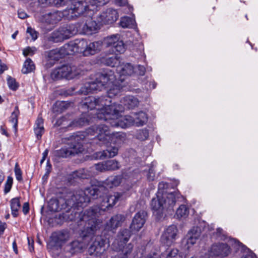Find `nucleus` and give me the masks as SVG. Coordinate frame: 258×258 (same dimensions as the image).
<instances>
[{
	"label": "nucleus",
	"mask_w": 258,
	"mask_h": 258,
	"mask_svg": "<svg viewBox=\"0 0 258 258\" xmlns=\"http://www.w3.org/2000/svg\"><path fill=\"white\" fill-rule=\"evenodd\" d=\"M20 207V202L18 198H14L11 200V208L12 210V214L14 217H16L18 216V212Z\"/></svg>",
	"instance_id": "42"
},
{
	"label": "nucleus",
	"mask_w": 258,
	"mask_h": 258,
	"mask_svg": "<svg viewBox=\"0 0 258 258\" xmlns=\"http://www.w3.org/2000/svg\"><path fill=\"white\" fill-rule=\"evenodd\" d=\"M106 189L104 185L100 182L96 185H92L90 187L87 188L85 191L86 194H89L94 199L97 198L98 196H101L102 193H105Z\"/></svg>",
	"instance_id": "26"
},
{
	"label": "nucleus",
	"mask_w": 258,
	"mask_h": 258,
	"mask_svg": "<svg viewBox=\"0 0 258 258\" xmlns=\"http://www.w3.org/2000/svg\"><path fill=\"white\" fill-rule=\"evenodd\" d=\"M107 123L109 124L111 126L118 127L120 126V118H118V116H111L110 118L104 119Z\"/></svg>",
	"instance_id": "50"
},
{
	"label": "nucleus",
	"mask_w": 258,
	"mask_h": 258,
	"mask_svg": "<svg viewBox=\"0 0 258 258\" xmlns=\"http://www.w3.org/2000/svg\"><path fill=\"white\" fill-rule=\"evenodd\" d=\"M168 184L166 182L163 181L160 182L158 185V192L168 193L167 191H164V189H166L168 187Z\"/></svg>",
	"instance_id": "62"
},
{
	"label": "nucleus",
	"mask_w": 258,
	"mask_h": 258,
	"mask_svg": "<svg viewBox=\"0 0 258 258\" xmlns=\"http://www.w3.org/2000/svg\"><path fill=\"white\" fill-rule=\"evenodd\" d=\"M119 69V71L122 75L131 76L135 73V68L130 63L120 66Z\"/></svg>",
	"instance_id": "35"
},
{
	"label": "nucleus",
	"mask_w": 258,
	"mask_h": 258,
	"mask_svg": "<svg viewBox=\"0 0 258 258\" xmlns=\"http://www.w3.org/2000/svg\"><path fill=\"white\" fill-rule=\"evenodd\" d=\"M66 39L60 29L54 31L49 38V40L54 43L59 42Z\"/></svg>",
	"instance_id": "39"
},
{
	"label": "nucleus",
	"mask_w": 258,
	"mask_h": 258,
	"mask_svg": "<svg viewBox=\"0 0 258 258\" xmlns=\"http://www.w3.org/2000/svg\"><path fill=\"white\" fill-rule=\"evenodd\" d=\"M118 90H117L111 89L108 92L107 96H102L98 98L90 97L86 100L84 104L91 110L98 106L97 109L100 110L101 108H100V107H103L102 108H103L111 103V100H110V98L112 97L113 95L116 94Z\"/></svg>",
	"instance_id": "7"
},
{
	"label": "nucleus",
	"mask_w": 258,
	"mask_h": 258,
	"mask_svg": "<svg viewBox=\"0 0 258 258\" xmlns=\"http://www.w3.org/2000/svg\"><path fill=\"white\" fill-rule=\"evenodd\" d=\"M77 197L80 198V201L77 202L79 203V207H82L84 205L85 206L90 201V197L86 195V192L83 190H79L76 191Z\"/></svg>",
	"instance_id": "36"
},
{
	"label": "nucleus",
	"mask_w": 258,
	"mask_h": 258,
	"mask_svg": "<svg viewBox=\"0 0 258 258\" xmlns=\"http://www.w3.org/2000/svg\"><path fill=\"white\" fill-rule=\"evenodd\" d=\"M122 106L115 103L108 104L107 106L101 108L97 114L100 120L110 118L111 116H118L119 112L122 110Z\"/></svg>",
	"instance_id": "10"
},
{
	"label": "nucleus",
	"mask_w": 258,
	"mask_h": 258,
	"mask_svg": "<svg viewBox=\"0 0 258 258\" xmlns=\"http://www.w3.org/2000/svg\"><path fill=\"white\" fill-rule=\"evenodd\" d=\"M111 49L114 52H117L122 53L125 50V45L122 40H119L118 41H117Z\"/></svg>",
	"instance_id": "48"
},
{
	"label": "nucleus",
	"mask_w": 258,
	"mask_h": 258,
	"mask_svg": "<svg viewBox=\"0 0 258 258\" xmlns=\"http://www.w3.org/2000/svg\"><path fill=\"white\" fill-rule=\"evenodd\" d=\"M145 68L143 66L139 65L136 68H135L134 74H137L140 76H143L145 75Z\"/></svg>",
	"instance_id": "60"
},
{
	"label": "nucleus",
	"mask_w": 258,
	"mask_h": 258,
	"mask_svg": "<svg viewBox=\"0 0 258 258\" xmlns=\"http://www.w3.org/2000/svg\"><path fill=\"white\" fill-rule=\"evenodd\" d=\"M77 25V23L70 24L66 26L59 28L66 39L79 32V26Z\"/></svg>",
	"instance_id": "27"
},
{
	"label": "nucleus",
	"mask_w": 258,
	"mask_h": 258,
	"mask_svg": "<svg viewBox=\"0 0 258 258\" xmlns=\"http://www.w3.org/2000/svg\"><path fill=\"white\" fill-rule=\"evenodd\" d=\"M84 170H80L74 172L71 176L74 179L75 178H86L87 175L85 174Z\"/></svg>",
	"instance_id": "54"
},
{
	"label": "nucleus",
	"mask_w": 258,
	"mask_h": 258,
	"mask_svg": "<svg viewBox=\"0 0 258 258\" xmlns=\"http://www.w3.org/2000/svg\"><path fill=\"white\" fill-rule=\"evenodd\" d=\"M13 184V178L11 176H8L6 183H5L4 191L5 194L9 192L12 187Z\"/></svg>",
	"instance_id": "58"
},
{
	"label": "nucleus",
	"mask_w": 258,
	"mask_h": 258,
	"mask_svg": "<svg viewBox=\"0 0 258 258\" xmlns=\"http://www.w3.org/2000/svg\"><path fill=\"white\" fill-rule=\"evenodd\" d=\"M69 238V233L67 231H61L57 235L58 240L61 242H65Z\"/></svg>",
	"instance_id": "57"
},
{
	"label": "nucleus",
	"mask_w": 258,
	"mask_h": 258,
	"mask_svg": "<svg viewBox=\"0 0 258 258\" xmlns=\"http://www.w3.org/2000/svg\"><path fill=\"white\" fill-rule=\"evenodd\" d=\"M108 240L102 236L97 235L94 237L92 243L88 248L89 255L99 257L106 250L108 247Z\"/></svg>",
	"instance_id": "8"
},
{
	"label": "nucleus",
	"mask_w": 258,
	"mask_h": 258,
	"mask_svg": "<svg viewBox=\"0 0 258 258\" xmlns=\"http://www.w3.org/2000/svg\"><path fill=\"white\" fill-rule=\"evenodd\" d=\"M62 72H61L59 68H57L53 71L51 74V77L53 80H59L64 78L62 75H61Z\"/></svg>",
	"instance_id": "55"
},
{
	"label": "nucleus",
	"mask_w": 258,
	"mask_h": 258,
	"mask_svg": "<svg viewBox=\"0 0 258 258\" xmlns=\"http://www.w3.org/2000/svg\"><path fill=\"white\" fill-rule=\"evenodd\" d=\"M80 201V198L77 197L76 191L72 194L69 198L66 200L65 203L68 207L71 208L78 207L79 203L77 202Z\"/></svg>",
	"instance_id": "40"
},
{
	"label": "nucleus",
	"mask_w": 258,
	"mask_h": 258,
	"mask_svg": "<svg viewBox=\"0 0 258 258\" xmlns=\"http://www.w3.org/2000/svg\"><path fill=\"white\" fill-rule=\"evenodd\" d=\"M120 36L118 34L113 35L108 37L106 39V45L111 47V49L114 46L117 41L119 40Z\"/></svg>",
	"instance_id": "47"
},
{
	"label": "nucleus",
	"mask_w": 258,
	"mask_h": 258,
	"mask_svg": "<svg viewBox=\"0 0 258 258\" xmlns=\"http://www.w3.org/2000/svg\"><path fill=\"white\" fill-rule=\"evenodd\" d=\"M105 162L106 171L115 170L119 168V163L115 160H108Z\"/></svg>",
	"instance_id": "46"
},
{
	"label": "nucleus",
	"mask_w": 258,
	"mask_h": 258,
	"mask_svg": "<svg viewBox=\"0 0 258 258\" xmlns=\"http://www.w3.org/2000/svg\"><path fill=\"white\" fill-rule=\"evenodd\" d=\"M15 173L16 174V178L18 181L22 180V171L20 168L19 167L18 164L16 163L15 167Z\"/></svg>",
	"instance_id": "59"
},
{
	"label": "nucleus",
	"mask_w": 258,
	"mask_h": 258,
	"mask_svg": "<svg viewBox=\"0 0 258 258\" xmlns=\"http://www.w3.org/2000/svg\"><path fill=\"white\" fill-rule=\"evenodd\" d=\"M66 200L62 198H52L48 203V208L50 211L57 212L62 209H66L67 205L65 203Z\"/></svg>",
	"instance_id": "20"
},
{
	"label": "nucleus",
	"mask_w": 258,
	"mask_h": 258,
	"mask_svg": "<svg viewBox=\"0 0 258 258\" xmlns=\"http://www.w3.org/2000/svg\"><path fill=\"white\" fill-rule=\"evenodd\" d=\"M59 68L62 72V76L67 79H73L80 74V70L75 66L64 65Z\"/></svg>",
	"instance_id": "19"
},
{
	"label": "nucleus",
	"mask_w": 258,
	"mask_h": 258,
	"mask_svg": "<svg viewBox=\"0 0 258 258\" xmlns=\"http://www.w3.org/2000/svg\"><path fill=\"white\" fill-rule=\"evenodd\" d=\"M211 253L215 256H227L230 253V247L226 243L214 244L211 247Z\"/></svg>",
	"instance_id": "17"
},
{
	"label": "nucleus",
	"mask_w": 258,
	"mask_h": 258,
	"mask_svg": "<svg viewBox=\"0 0 258 258\" xmlns=\"http://www.w3.org/2000/svg\"><path fill=\"white\" fill-rule=\"evenodd\" d=\"M134 20L128 17H124L121 18L119 25L123 28H131L134 25Z\"/></svg>",
	"instance_id": "45"
},
{
	"label": "nucleus",
	"mask_w": 258,
	"mask_h": 258,
	"mask_svg": "<svg viewBox=\"0 0 258 258\" xmlns=\"http://www.w3.org/2000/svg\"><path fill=\"white\" fill-rule=\"evenodd\" d=\"M102 211L98 206H94L80 213L73 210L71 214L67 212L65 217L69 221L76 222L78 226L84 224V229L82 230L84 237L94 235L102 226V221L99 219Z\"/></svg>",
	"instance_id": "1"
},
{
	"label": "nucleus",
	"mask_w": 258,
	"mask_h": 258,
	"mask_svg": "<svg viewBox=\"0 0 258 258\" xmlns=\"http://www.w3.org/2000/svg\"><path fill=\"white\" fill-rule=\"evenodd\" d=\"M88 8L86 0H74L72 7L65 10L63 15L69 20H74L77 17L84 16V14Z\"/></svg>",
	"instance_id": "6"
},
{
	"label": "nucleus",
	"mask_w": 258,
	"mask_h": 258,
	"mask_svg": "<svg viewBox=\"0 0 258 258\" xmlns=\"http://www.w3.org/2000/svg\"><path fill=\"white\" fill-rule=\"evenodd\" d=\"M63 15L62 13L59 11H53L44 15L42 17V21L47 24H53L57 23L61 20Z\"/></svg>",
	"instance_id": "21"
},
{
	"label": "nucleus",
	"mask_w": 258,
	"mask_h": 258,
	"mask_svg": "<svg viewBox=\"0 0 258 258\" xmlns=\"http://www.w3.org/2000/svg\"><path fill=\"white\" fill-rule=\"evenodd\" d=\"M131 235V231L127 229L121 230L118 233L116 238L113 243V245L125 246Z\"/></svg>",
	"instance_id": "18"
},
{
	"label": "nucleus",
	"mask_w": 258,
	"mask_h": 258,
	"mask_svg": "<svg viewBox=\"0 0 258 258\" xmlns=\"http://www.w3.org/2000/svg\"><path fill=\"white\" fill-rule=\"evenodd\" d=\"M177 232L178 229L175 225H172L169 226L161 237L162 243L167 246L170 245L175 239Z\"/></svg>",
	"instance_id": "14"
},
{
	"label": "nucleus",
	"mask_w": 258,
	"mask_h": 258,
	"mask_svg": "<svg viewBox=\"0 0 258 258\" xmlns=\"http://www.w3.org/2000/svg\"><path fill=\"white\" fill-rule=\"evenodd\" d=\"M88 134L95 135L94 141L100 146L106 145L110 141L116 144H120L126 139V134L124 133H111L106 124L95 125L87 130Z\"/></svg>",
	"instance_id": "3"
},
{
	"label": "nucleus",
	"mask_w": 258,
	"mask_h": 258,
	"mask_svg": "<svg viewBox=\"0 0 258 258\" xmlns=\"http://www.w3.org/2000/svg\"><path fill=\"white\" fill-rule=\"evenodd\" d=\"M89 118L86 114H83L81 116L72 121L68 125L69 127H82L88 124Z\"/></svg>",
	"instance_id": "30"
},
{
	"label": "nucleus",
	"mask_w": 258,
	"mask_h": 258,
	"mask_svg": "<svg viewBox=\"0 0 258 258\" xmlns=\"http://www.w3.org/2000/svg\"><path fill=\"white\" fill-rule=\"evenodd\" d=\"M35 134L38 139H40L42 134L44 132L43 126V119L41 116H38L36 122L35 126L34 128Z\"/></svg>",
	"instance_id": "32"
},
{
	"label": "nucleus",
	"mask_w": 258,
	"mask_h": 258,
	"mask_svg": "<svg viewBox=\"0 0 258 258\" xmlns=\"http://www.w3.org/2000/svg\"><path fill=\"white\" fill-rule=\"evenodd\" d=\"M82 19L83 20L82 23H77V24H79L77 25L79 26V32L90 35L96 31L97 25L92 19L83 16Z\"/></svg>",
	"instance_id": "12"
},
{
	"label": "nucleus",
	"mask_w": 258,
	"mask_h": 258,
	"mask_svg": "<svg viewBox=\"0 0 258 258\" xmlns=\"http://www.w3.org/2000/svg\"><path fill=\"white\" fill-rule=\"evenodd\" d=\"M176 193L158 192L156 197L151 201V206L156 218L160 220L166 216L167 211L173 210L177 197Z\"/></svg>",
	"instance_id": "2"
},
{
	"label": "nucleus",
	"mask_w": 258,
	"mask_h": 258,
	"mask_svg": "<svg viewBox=\"0 0 258 258\" xmlns=\"http://www.w3.org/2000/svg\"><path fill=\"white\" fill-rule=\"evenodd\" d=\"M147 213L144 211H140L137 213L133 219L130 225L131 231H138L143 227L146 221Z\"/></svg>",
	"instance_id": "13"
},
{
	"label": "nucleus",
	"mask_w": 258,
	"mask_h": 258,
	"mask_svg": "<svg viewBox=\"0 0 258 258\" xmlns=\"http://www.w3.org/2000/svg\"><path fill=\"white\" fill-rule=\"evenodd\" d=\"M135 125L137 126L143 125L148 119L145 112L141 111L139 113H134Z\"/></svg>",
	"instance_id": "34"
},
{
	"label": "nucleus",
	"mask_w": 258,
	"mask_h": 258,
	"mask_svg": "<svg viewBox=\"0 0 258 258\" xmlns=\"http://www.w3.org/2000/svg\"><path fill=\"white\" fill-rule=\"evenodd\" d=\"M119 57L117 55H113L110 57L104 58L103 62L108 66L111 67H118L120 64Z\"/></svg>",
	"instance_id": "38"
},
{
	"label": "nucleus",
	"mask_w": 258,
	"mask_h": 258,
	"mask_svg": "<svg viewBox=\"0 0 258 258\" xmlns=\"http://www.w3.org/2000/svg\"><path fill=\"white\" fill-rule=\"evenodd\" d=\"M27 32L30 34L32 40H35L37 38L38 33L34 29L31 27H28L27 30Z\"/></svg>",
	"instance_id": "61"
},
{
	"label": "nucleus",
	"mask_w": 258,
	"mask_h": 258,
	"mask_svg": "<svg viewBox=\"0 0 258 258\" xmlns=\"http://www.w3.org/2000/svg\"><path fill=\"white\" fill-rule=\"evenodd\" d=\"M19 110L18 109V107L16 106L15 108L14 111L12 113L10 121L14 123V128L15 129V132L17 133V126H18V117L19 114Z\"/></svg>",
	"instance_id": "44"
},
{
	"label": "nucleus",
	"mask_w": 258,
	"mask_h": 258,
	"mask_svg": "<svg viewBox=\"0 0 258 258\" xmlns=\"http://www.w3.org/2000/svg\"><path fill=\"white\" fill-rule=\"evenodd\" d=\"M105 166V162H104L102 163L96 164L95 165V169L98 171H99L101 172H103V171H106Z\"/></svg>",
	"instance_id": "64"
},
{
	"label": "nucleus",
	"mask_w": 258,
	"mask_h": 258,
	"mask_svg": "<svg viewBox=\"0 0 258 258\" xmlns=\"http://www.w3.org/2000/svg\"><path fill=\"white\" fill-rule=\"evenodd\" d=\"M35 50L36 48L35 47L31 48L30 47H28L23 50V54L25 56H27L28 55H33L34 53Z\"/></svg>",
	"instance_id": "63"
},
{
	"label": "nucleus",
	"mask_w": 258,
	"mask_h": 258,
	"mask_svg": "<svg viewBox=\"0 0 258 258\" xmlns=\"http://www.w3.org/2000/svg\"><path fill=\"white\" fill-rule=\"evenodd\" d=\"M124 220L125 217L123 215H115L112 216L106 223V228L110 230H115L121 226Z\"/></svg>",
	"instance_id": "23"
},
{
	"label": "nucleus",
	"mask_w": 258,
	"mask_h": 258,
	"mask_svg": "<svg viewBox=\"0 0 258 258\" xmlns=\"http://www.w3.org/2000/svg\"><path fill=\"white\" fill-rule=\"evenodd\" d=\"M201 234V228L198 226L193 227L186 235V243L192 245L196 243Z\"/></svg>",
	"instance_id": "24"
},
{
	"label": "nucleus",
	"mask_w": 258,
	"mask_h": 258,
	"mask_svg": "<svg viewBox=\"0 0 258 258\" xmlns=\"http://www.w3.org/2000/svg\"><path fill=\"white\" fill-rule=\"evenodd\" d=\"M85 47H87V41L82 39H76L74 41L65 44L61 48V51L66 52V55H71L75 53H82L83 54Z\"/></svg>",
	"instance_id": "9"
},
{
	"label": "nucleus",
	"mask_w": 258,
	"mask_h": 258,
	"mask_svg": "<svg viewBox=\"0 0 258 258\" xmlns=\"http://www.w3.org/2000/svg\"><path fill=\"white\" fill-rule=\"evenodd\" d=\"M123 177L122 175H116L109 177L104 182V185L109 188L118 186L122 182Z\"/></svg>",
	"instance_id": "31"
},
{
	"label": "nucleus",
	"mask_w": 258,
	"mask_h": 258,
	"mask_svg": "<svg viewBox=\"0 0 258 258\" xmlns=\"http://www.w3.org/2000/svg\"><path fill=\"white\" fill-rule=\"evenodd\" d=\"M84 137H81L79 135L70 137L71 142L69 144L68 147L62 148L55 151V156L58 157L67 158L71 156L82 153L84 149L81 143Z\"/></svg>",
	"instance_id": "5"
},
{
	"label": "nucleus",
	"mask_w": 258,
	"mask_h": 258,
	"mask_svg": "<svg viewBox=\"0 0 258 258\" xmlns=\"http://www.w3.org/2000/svg\"><path fill=\"white\" fill-rule=\"evenodd\" d=\"M135 125L134 117L131 115H125L120 117V127L126 128Z\"/></svg>",
	"instance_id": "37"
},
{
	"label": "nucleus",
	"mask_w": 258,
	"mask_h": 258,
	"mask_svg": "<svg viewBox=\"0 0 258 258\" xmlns=\"http://www.w3.org/2000/svg\"><path fill=\"white\" fill-rule=\"evenodd\" d=\"M149 136V133L147 130L143 129L137 131L135 135L136 138L141 141L146 140Z\"/></svg>",
	"instance_id": "49"
},
{
	"label": "nucleus",
	"mask_w": 258,
	"mask_h": 258,
	"mask_svg": "<svg viewBox=\"0 0 258 258\" xmlns=\"http://www.w3.org/2000/svg\"><path fill=\"white\" fill-rule=\"evenodd\" d=\"M113 246L118 251L117 254L115 256V258H127L133 248V245L131 243H128L125 246L113 245Z\"/></svg>",
	"instance_id": "22"
},
{
	"label": "nucleus",
	"mask_w": 258,
	"mask_h": 258,
	"mask_svg": "<svg viewBox=\"0 0 258 258\" xmlns=\"http://www.w3.org/2000/svg\"><path fill=\"white\" fill-rule=\"evenodd\" d=\"M66 55V52H62V51H61V48L50 51L48 53V58L45 64V67L47 68L52 67L56 61H58L60 58L63 57Z\"/></svg>",
	"instance_id": "16"
},
{
	"label": "nucleus",
	"mask_w": 258,
	"mask_h": 258,
	"mask_svg": "<svg viewBox=\"0 0 258 258\" xmlns=\"http://www.w3.org/2000/svg\"><path fill=\"white\" fill-rule=\"evenodd\" d=\"M116 79L113 71L109 69L103 70L95 74L94 80L86 83L81 88L79 94L86 95L94 91L101 90L110 87Z\"/></svg>",
	"instance_id": "4"
},
{
	"label": "nucleus",
	"mask_w": 258,
	"mask_h": 258,
	"mask_svg": "<svg viewBox=\"0 0 258 258\" xmlns=\"http://www.w3.org/2000/svg\"><path fill=\"white\" fill-rule=\"evenodd\" d=\"M124 105L128 109H132L138 106L139 101L137 98L133 96H126L124 98Z\"/></svg>",
	"instance_id": "41"
},
{
	"label": "nucleus",
	"mask_w": 258,
	"mask_h": 258,
	"mask_svg": "<svg viewBox=\"0 0 258 258\" xmlns=\"http://www.w3.org/2000/svg\"><path fill=\"white\" fill-rule=\"evenodd\" d=\"M117 12L109 8L97 16V21L101 25H109L114 23L118 18Z\"/></svg>",
	"instance_id": "11"
},
{
	"label": "nucleus",
	"mask_w": 258,
	"mask_h": 258,
	"mask_svg": "<svg viewBox=\"0 0 258 258\" xmlns=\"http://www.w3.org/2000/svg\"><path fill=\"white\" fill-rule=\"evenodd\" d=\"M118 148L115 146L107 147L105 150L96 153V158L103 160L106 158H112L118 154Z\"/></svg>",
	"instance_id": "25"
},
{
	"label": "nucleus",
	"mask_w": 258,
	"mask_h": 258,
	"mask_svg": "<svg viewBox=\"0 0 258 258\" xmlns=\"http://www.w3.org/2000/svg\"><path fill=\"white\" fill-rule=\"evenodd\" d=\"M39 3L46 5L60 6L63 0H38Z\"/></svg>",
	"instance_id": "53"
},
{
	"label": "nucleus",
	"mask_w": 258,
	"mask_h": 258,
	"mask_svg": "<svg viewBox=\"0 0 258 258\" xmlns=\"http://www.w3.org/2000/svg\"><path fill=\"white\" fill-rule=\"evenodd\" d=\"M72 102L66 101H57L53 105L52 110L54 113H60L72 106Z\"/></svg>",
	"instance_id": "29"
},
{
	"label": "nucleus",
	"mask_w": 258,
	"mask_h": 258,
	"mask_svg": "<svg viewBox=\"0 0 258 258\" xmlns=\"http://www.w3.org/2000/svg\"><path fill=\"white\" fill-rule=\"evenodd\" d=\"M35 69V66L33 62L30 58H27L24 62L22 72L23 74H28Z\"/></svg>",
	"instance_id": "43"
},
{
	"label": "nucleus",
	"mask_w": 258,
	"mask_h": 258,
	"mask_svg": "<svg viewBox=\"0 0 258 258\" xmlns=\"http://www.w3.org/2000/svg\"><path fill=\"white\" fill-rule=\"evenodd\" d=\"M8 84L9 88L13 90H16L18 87V84L15 79L11 77L8 78Z\"/></svg>",
	"instance_id": "56"
},
{
	"label": "nucleus",
	"mask_w": 258,
	"mask_h": 258,
	"mask_svg": "<svg viewBox=\"0 0 258 258\" xmlns=\"http://www.w3.org/2000/svg\"><path fill=\"white\" fill-rule=\"evenodd\" d=\"M101 48V44L99 42H93L88 44L84 52L83 55L85 56L94 55L99 52Z\"/></svg>",
	"instance_id": "28"
},
{
	"label": "nucleus",
	"mask_w": 258,
	"mask_h": 258,
	"mask_svg": "<svg viewBox=\"0 0 258 258\" xmlns=\"http://www.w3.org/2000/svg\"><path fill=\"white\" fill-rule=\"evenodd\" d=\"M122 194L119 192L114 193L113 195H109L104 198L102 203V208L100 209L102 211L101 215L105 210V209L112 208L117 201L122 197Z\"/></svg>",
	"instance_id": "15"
},
{
	"label": "nucleus",
	"mask_w": 258,
	"mask_h": 258,
	"mask_svg": "<svg viewBox=\"0 0 258 258\" xmlns=\"http://www.w3.org/2000/svg\"><path fill=\"white\" fill-rule=\"evenodd\" d=\"M85 246L83 242L78 240H75L69 245V251L72 254L82 252Z\"/></svg>",
	"instance_id": "33"
},
{
	"label": "nucleus",
	"mask_w": 258,
	"mask_h": 258,
	"mask_svg": "<svg viewBox=\"0 0 258 258\" xmlns=\"http://www.w3.org/2000/svg\"><path fill=\"white\" fill-rule=\"evenodd\" d=\"M176 214L178 218H181L188 215V210L185 205H182L177 209Z\"/></svg>",
	"instance_id": "51"
},
{
	"label": "nucleus",
	"mask_w": 258,
	"mask_h": 258,
	"mask_svg": "<svg viewBox=\"0 0 258 258\" xmlns=\"http://www.w3.org/2000/svg\"><path fill=\"white\" fill-rule=\"evenodd\" d=\"M164 254L162 257L164 256ZM166 256L165 258H181L180 256L178 254V250L177 249H172L169 251L167 252Z\"/></svg>",
	"instance_id": "52"
}]
</instances>
